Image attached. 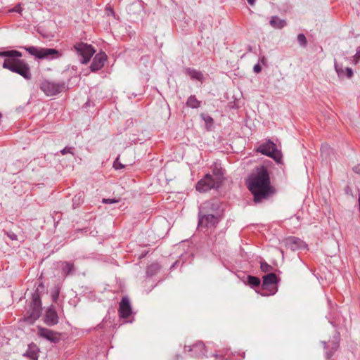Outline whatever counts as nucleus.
I'll use <instances>...</instances> for the list:
<instances>
[{"label":"nucleus","mask_w":360,"mask_h":360,"mask_svg":"<svg viewBox=\"0 0 360 360\" xmlns=\"http://www.w3.org/2000/svg\"><path fill=\"white\" fill-rule=\"evenodd\" d=\"M246 184L253 195V200L255 203L266 199L271 192L269 174L264 165L255 168V172L248 176Z\"/></svg>","instance_id":"1"},{"label":"nucleus","mask_w":360,"mask_h":360,"mask_svg":"<svg viewBox=\"0 0 360 360\" xmlns=\"http://www.w3.org/2000/svg\"><path fill=\"white\" fill-rule=\"evenodd\" d=\"M0 56L5 57L3 68L18 73L26 79H30L32 75L29 65L18 58L22 56L21 52L16 50L1 51Z\"/></svg>","instance_id":"2"},{"label":"nucleus","mask_w":360,"mask_h":360,"mask_svg":"<svg viewBox=\"0 0 360 360\" xmlns=\"http://www.w3.org/2000/svg\"><path fill=\"white\" fill-rule=\"evenodd\" d=\"M25 50L38 59L53 60L62 56V53L55 49L29 46Z\"/></svg>","instance_id":"3"},{"label":"nucleus","mask_w":360,"mask_h":360,"mask_svg":"<svg viewBox=\"0 0 360 360\" xmlns=\"http://www.w3.org/2000/svg\"><path fill=\"white\" fill-rule=\"evenodd\" d=\"M256 151L273 158L277 162H281V152L278 150L276 145L270 139L261 143L256 149Z\"/></svg>","instance_id":"4"},{"label":"nucleus","mask_w":360,"mask_h":360,"mask_svg":"<svg viewBox=\"0 0 360 360\" xmlns=\"http://www.w3.org/2000/svg\"><path fill=\"white\" fill-rule=\"evenodd\" d=\"M73 49L81 57L79 60L82 64H87L96 52V50L91 44L84 42L76 43L73 46Z\"/></svg>","instance_id":"5"},{"label":"nucleus","mask_w":360,"mask_h":360,"mask_svg":"<svg viewBox=\"0 0 360 360\" xmlns=\"http://www.w3.org/2000/svg\"><path fill=\"white\" fill-rule=\"evenodd\" d=\"M44 287V285L42 283H40L37 287L36 292L32 294L30 308L28 311V313L30 314L29 318L32 321L37 319L41 315L42 307L40 296L38 293V291L41 288L43 289Z\"/></svg>","instance_id":"6"},{"label":"nucleus","mask_w":360,"mask_h":360,"mask_svg":"<svg viewBox=\"0 0 360 360\" xmlns=\"http://www.w3.org/2000/svg\"><path fill=\"white\" fill-rule=\"evenodd\" d=\"M221 218V215L217 214H205L198 212L199 229H214L217 226Z\"/></svg>","instance_id":"7"},{"label":"nucleus","mask_w":360,"mask_h":360,"mask_svg":"<svg viewBox=\"0 0 360 360\" xmlns=\"http://www.w3.org/2000/svg\"><path fill=\"white\" fill-rule=\"evenodd\" d=\"M65 88L64 82H53L44 80L40 84L41 90L48 96H55L60 93Z\"/></svg>","instance_id":"8"},{"label":"nucleus","mask_w":360,"mask_h":360,"mask_svg":"<svg viewBox=\"0 0 360 360\" xmlns=\"http://www.w3.org/2000/svg\"><path fill=\"white\" fill-rule=\"evenodd\" d=\"M200 213L205 214H217L221 215L223 207L221 202L217 199H212L202 203L199 207Z\"/></svg>","instance_id":"9"},{"label":"nucleus","mask_w":360,"mask_h":360,"mask_svg":"<svg viewBox=\"0 0 360 360\" xmlns=\"http://www.w3.org/2000/svg\"><path fill=\"white\" fill-rule=\"evenodd\" d=\"M218 187L219 186L213 180V176L210 174H207L195 186L196 190L200 192H207L212 188Z\"/></svg>","instance_id":"10"},{"label":"nucleus","mask_w":360,"mask_h":360,"mask_svg":"<svg viewBox=\"0 0 360 360\" xmlns=\"http://www.w3.org/2000/svg\"><path fill=\"white\" fill-rule=\"evenodd\" d=\"M107 60V56L104 52L97 53L93 58V61L90 65L92 72L101 70Z\"/></svg>","instance_id":"11"},{"label":"nucleus","mask_w":360,"mask_h":360,"mask_svg":"<svg viewBox=\"0 0 360 360\" xmlns=\"http://www.w3.org/2000/svg\"><path fill=\"white\" fill-rule=\"evenodd\" d=\"M44 322L49 326H55L58 323V316L53 305L46 311Z\"/></svg>","instance_id":"12"},{"label":"nucleus","mask_w":360,"mask_h":360,"mask_svg":"<svg viewBox=\"0 0 360 360\" xmlns=\"http://www.w3.org/2000/svg\"><path fill=\"white\" fill-rule=\"evenodd\" d=\"M120 316L122 318H128L131 314V307L127 297L122 298L119 308Z\"/></svg>","instance_id":"13"},{"label":"nucleus","mask_w":360,"mask_h":360,"mask_svg":"<svg viewBox=\"0 0 360 360\" xmlns=\"http://www.w3.org/2000/svg\"><path fill=\"white\" fill-rule=\"evenodd\" d=\"M38 335L40 337L45 338V339H46L51 342H57L59 340V338L56 333H55L54 331H53L50 329L42 328V327H39Z\"/></svg>","instance_id":"14"},{"label":"nucleus","mask_w":360,"mask_h":360,"mask_svg":"<svg viewBox=\"0 0 360 360\" xmlns=\"http://www.w3.org/2000/svg\"><path fill=\"white\" fill-rule=\"evenodd\" d=\"M189 352H193V356L195 357H200L205 356V346L202 342H198L194 344L192 347H188Z\"/></svg>","instance_id":"15"},{"label":"nucleus","mask_w":360,"mask_h":360,"mask_svg":"<svg viewBox=\"0 0 360 360\" xmlns=\"http://www.w3.org/2000/svg\"><path fill=\"white\" fill-rule=\"evenodd\" d=\"M285 244L288 248L295 251L301 248L304 245V242L298 238L289 237L285 240Z\"/></svg>","instance_id":"16"},{"label":"nucleus","mask_w":360,"mask_h":360,"mask_svg":"<svg viewBox=\"0 0 360 360\" xmlns=\"http://www.w3.org/2000/svg\"><path fill=\"white\" fill-rule=\"evenodd\" d=\"M39 352L38 347L32 343L28 345L27 349L22 355L31 360H38Z\"/></svg>","instance_id":"17"},{"label":"nucleus","mask_w":360,"mask_h":360,"mask_svg":"<svg viewBox=\"0 0 360 360\" xmlns=\"http://www.w3.org/2000/svg\"><path fill=\"white\" fill-rule=\"evenodd\" d=\"M278 278L274 273H269L263 276L262 288H267L269 285L277 283Z\"/></svg>","instance_id":"18"},{"label":"nucleus","mask_w":360,"mask_h":360,"mask_svg":"<svg viewBox=\"0 0 360 360\" xmlns=\"http://www.w3.org/2000/svg\"><path fill=\"white\" fill-rule=\"evenodd\" d=\"M269 24L273 28L280 30L287 25V22L285 20L274 15L270 18Z\"/></svg>","instance_id":"19"},{"label":"nucleus","mask_w":360,"mask_h":360,"mask_svg":"<svg viewBox=\"0 0 360 360\" xmlns=\"http://www.w3.org/2000/svg\"><path fill=\"white\" fill-rule=\"evenodd\" d=\"M214 181L218 186H220L224 176V173L221 167H219L217 165H215L212 169V174Z\"/></svg>","instance_id":"20"},{"label":"nucleus","mask_w":360,"mask_h":360,"mask_svg":"<svg viewBox=\"0 0 360 360\" xmlns=\"http://www.w3.org/2000/svg\"><path fill=\"white\" fill-rule=\"evenodd\" d=\"M61 272L65 276L72 275L75 271L74 264L71 262H61Z\"/></svg>","instance_id":"21"},{"label":"nucleus","mask_w":360,"mask_h":360,"mask_svg":"<svg viewBox=\"0 0 360 360\" xmlns=\"http://www.w3.org/2000/svg\"><path fill=\"white\" fill-rule=\"evenodd\" d=\"M186 74L191 77V79H196L202 82L204 79L203 74L195 69L187 68L186 70Z\"/></svg>","instance_id":"22"},{"label":"nucleus","mask_w":360,"mask_h":360,"mask_svg":"<svg viewBox=\"0 0 360 360\" xmlns=\"http://www.w3.org/2000/svg\"><path fill=\"white\" fill-rule=\"evenodd\" d=\"M186 105L191 108H198L201 105V101H198L195 96H190L186 101Z\"/></svg>","instance_id":"23"},{"label":"nucleus","mask_w":360,"mask_h":360,"mask_svg":"<svg viewBox=\"0 0 360 360\" xmlns=\"http://www.w3.org/2000/svg\"><path fill=\"white\" fill-rule=\"evenodd\" d=\"M200 117L204 120V122L206 124L207 129H210L214 123L213 118L211 116H210L207 114H205V113H202L200 115Z\"/></svg>","instance_id":"24"},{"label":"nucleus","mask_w":360,"mask_h":360,"mask_svg":"<svg viewBox=\"0 0 360 360\" xmlns=\"http://www.w3.org/2000/svg\"><path fill=\"white\" fill-rule=\"evenodd\" d=\"M248 281L251 287H257L260 285V279L256 276H248Z\"/></svg>","instance_id":"25"},{"label":"nucleus","mask_w":360,"mask_h":360,"mask_svg":"<svg viewBox=\"0 0 360 360\" xmlns=\"http://www.w3.org/2000/svg\"><path fill=\"white\" fill-rule=\"evenodd\" d=\"M331 345H332L331 350L326 352L327 359H330L332 357V356L333 355L335 351H336L339 347V342L337 340L333 341Z\"/></svg>","instance_id":"26"},{"label":"nucleus","mask_w":360,"mask_h":360,"mask_svg":"<svg viewBox=\"0 0 360 360\" xmlns=\"http://www.w3.org/2000/svg\"><path fill=\"white\" fill-rule=\"evenodd\" d=\"M334 65H335V71H336L338 75L340 77H343L345 75V69L344 70L342 68V65L338 64L335 60Z\"/></svg>","instance_id":"27"},{"label":"nucleus","mask_w":360,"mask_h":360,"mask_svg":"<svg viewBox=\"0 0 360 360\" xmlns=\"http://www.w3.org/2000/svg\"><path fill=\"white\" fill-rule=\"evenodd\" d=\"M297 41L301 46L305 47L307 44V40L304 34H299L297 35Z\"/></svg>","instance_id":"28"},{"label":"nucleus","mask_w":360,"mask_h":360,"mask_svg":"<svg viewBox=\"0 0 360 360\" xmlns=\"http://www.w3.org/2000/svg\"><path fill=\"white\" fill-rule=\"evenodd\" d=\"M260 269L263 272H269L272 270L273 267L264 261L260 262Z\"/></svg>","instance_id":"29"},{"label":"nucleus","mask_w":360,"mask_h":360,"mask_svg":"<svg viewBox=\"0 0 360 360\" xmlns=\"http://www.w3.org/2000/svg\"><path fill=\"white\" fill-rule=\"evenodd\" d=\"M82 198H83V195L81 193H79V194L75 195L72 199L73 206L75 207V205H78L82 200Z\"/></svg>","instance_id":"30"},{"label":"nucleus","mask_w":360,"mask_h":360,"mask_svg":"<svg viewBox=\"0 0 360 360\" xmlns=\"http://www.w3.org/2000/svg\"><path fill=\"white\" fill-rule=\"evenodd\" d=\"M5 234L11 240H17L18 236L17 235L12 231H4Z\"/></svg>","instance_id":"31"},{"label":"nucleus","mask_w":360,"mask_h":360,"mask_svg":"<svg viewBox=\"0 0 360 360\" xmlns=\"http://www.w3.org/2000/svg\"><path fill=\"white\" fill-rule=\"evenodd\" d=\"M353 60L354 64H356L360 60V46L356 49V53L353 56Z\"/></svg>","instance_id":"32"},{"label":"nucleus","mask_w":360,"mask_h":360,"mask_svg":"<svg viewBox=\"0 0 360 360\" xmlns=\"http://www.w3.org/2000/svg\"><path fill=\"white\" fill-rule=\"evenodd\" d=\"M74 148L72 147H65L63 150H60V153L62 155H65L67 153H72V150Z\"/></svg>","instance_id":"33"},{"label":"nucleus","mask_w":360,"mask_h":360,"mask_svg":"<svg viewBox=\"0 0 360 360\" xmlns=\"http://www.w3.org/2000/svg\"><path fill=\"white\" fill-rule=\"evenodd\" d=\"M118 201H119L118 200H116L115 198H103L102 200V202L104 204H111V203L117 202Z\"/></svg>","instance_id":"34"},{"label":"nucleus","mask_w":360,"mask_h":360,"mask_svg":"<svg viewBox=\"0 0 360 360\" xmlns=\"http://www.w3.org/2000/svg\"><path fill=\"white\" fill-rule=\"evenodd\" d=\"M113 167L115 169H120L124 167L122 163L118 162V158L114 162Z\"/></svg>","instance_id":"35"},{"label":"nucleus","mask_w":360,"mask_h":360,"mask_svg":"<svg viewBox=\"0 0 360 360\" xmlns=\"http://www.w3.org/2000/svg\"><path fill=\"white\" fill-rule=\"evenodd\" d=\"M345 72V75L348 78H351L353 75V71H352V68H346Z\"/></svg>","instance_id":"36"},{"label":"nucleus","mask_w":360,"mask_h":360,"mask_svg":"<svg viewBox=\"0 0 360 360\" xmlns=\"http://www.w3.org/2000/svg\"><path fill=\"white\" fill-rule=\"evenodd\" d=\"M253 70L255 73H259L262 70V68L259 64H256Z\"/></svg>","instance_id":"37"},{"label":"nucleus","mask_w":360,"mask_h":360,"mask_svg":"<svg viewBox=\"0 0 360 360\" xmlns=\"http://www.w3.org/2000/svg\"><path fill=\"white\" fill-rule=\"evenodd\" d=\"M352 170H353L354 172L360 174V164H358V165H355L352 168Z\"/></svg>","instance_id":"38"},{"label":"nucleus","mask_w":360,"mask_h":360,"mask_svg":"<svg viewBox=\"0 0 360 360\" xmlns=\"http://www.w3.org/2000/svg\"><path fill=\"white\" fill-rule=\"evenodd\" d=\"M58 295H59V292L58 291H56L54 292L53 294H52V299L53 301H56L58 298Z\"/></svg>","instance_id":"39"},{"label":"nucleus","mask_w":360,"mask_h":360,"mask_svg":"<svg viewBox=\"0 0 360 360\" xmlns=\"http://www.w3.org/2000/svg\"><path fill=\"white\" fill-rule=\"evenodd\" d=\"M158 269V264H152L149 268L147 270V274H149L150 269H154V270H156Z\"/></svg>","instance_id":"40"},{"label":"nucleus","mask_w":360,"mask_h":360,"mask_svg":"<svg viewBox=\"0 0 360 360\" xmlns=\"http://www.w3.org/2000/svg\"><path fill=\"white\" fill-rule=\"evenodd\" d=\"M247 1L250 5L252 6L255 4V0H247Z\"/></svg>","instance_id":"41"},{"label":"nucleus","mask_w":360,"mask_h":360,"mask_svg":"<svg viewBox=\"0 0 360 360\" xmlns=\"http://www.w3.org/2000/svg\"><path fill=\"white\" fill-rule=\"evenodd\" d=\"M321 343L323 344L324 349H326L327 348V342L325 341H323V342H321Z\"/></svg>","instance_id":"42"},{"label":"nucleus","mask_w":360,"mask_h":360,"mask_svg":"<svg viewBox=\"0 0 360 360\" xmlns=\"http://www.w3.org/2000/svg\"><path fill=\"white\" fill-rule=\"evenodd\" d=\"M109 13H114L113 10L112 8H109Z\"/></svg>","instance_id":"43"},{"label":"nucleus","mask_w":360,"mask_h":360,"mask_svg":"<svg viewBox=\"0 0 360 360\" xmlns=\"http://www.w3.org/2000/svg\"><path fill=\"white\" fill-rule=\"evenodd\" d=\"M14 11H18V8H15V10H14Z\"/></svg>","instance_id":"44"}]
</instances>
